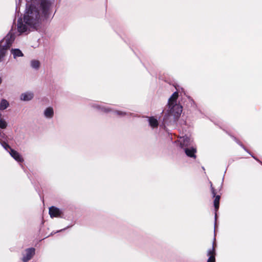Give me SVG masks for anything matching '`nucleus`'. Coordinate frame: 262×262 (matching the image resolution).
Here are the masks:
<instances>
[{"label": "nucleus", "mask_w": 262, "mask_h": 262, "mask_svg": "<svg viewBox=\"0 0 262 262\" xmlns=\"http://www.w3.org/2000/svg\"><path fill=\"white\" fill-rule=\"evenodd\" d=\"M39 11L33 6H31L25 14L24 21L26 24H24L21 21H18L17 24V30L20 33L25 32L28 30L26 26L35 27L36 21L39 18Z\"/></svg>", "instance_id": "nucleus-1"}, {"label": "nucleus", "mask_w": 262, "mask_h": 262, "mask_svg": "<svg viewBox=\"0 0 262 262\" xmlns=\"http://www.w3.org/2000/svg\"><path fill=\"white\" fill-rule=\"evenodd\" d=\"M178 98V93L174 92L169 98L168 103L169 113L176 118L180 116L182 112V106L177 103Z\"/></svg>", "instance_id": "nucleus-2"}, {"label": "nucleus", "mask_w": 262, "mask_h": 262, "mask_svg": "<svg viewBox=\"0 0 262 262\" xmlns=\"http://www.w3.org/2000/svg\"><path fill=\"white\" fill-rule=\"evenodd\" d=\"M14 40L12 34H8L1 41H0V50H4L8 48Z\"/></svg>", "instance_id": "nucleus-3"}, {"label": "nucleus", "mask_w": 262, "mask_h": 262, "mask_svg": "<svg viewBox=\"0 0 262 262\" xmlns=\"http://www.w3.org/2000/svg\"><path fill=\"white\" fill-rule=\"evenodd\" d=\"M35 254L34 248L27 249L24 252L23 254V261L24 262H27Z\"/></svg>", "instance_id": "nucleus-4"}, {"label": "nucleus", "mask_w": 262, "mask_h": 262, "mask_svg": "<svg viewBox=\"0 0 262 262\" xmlns=\"http://www.w3.org/2000/svg\"><path fill=\"white\" fill-rule=\"evenodd\" d=\"M9 152L11 156L16 161L18 162H22L24 161V159L20 155L19 152L17 151L10 149V150L9 151Z\"/></svg>", "instance_id": "nucleus-5"}, {"label": "nucleus", "mask_w": 262, "mask_h": 262, "mask_svg": "<svg viewBox=\"0 0 262 262\" xmlns=\"http://www.w3.org/2000/svg\"><path fill=\"white\" fill-rule=\"evenodd\" d=\"M61 213L62 212L56 207L52 206L49 208V214L51 217H59Z\"/></svg>", "instance_id": "nucleus-6"}, {"label": "nucleus", "mask_w": 262, "mask_h": 262, "mask_svg": "<svg viewBox=\"0 0 262 262\" xmlns=\"http://www.w3.org/2000/svg\"><path fill=\"white\" fill-rule=\"evenodd\" d=\"M54 114V109L51 106H49L43 111V116L47 119H51Z\"/></svg>", "instance_id": "nucleus-7"}, {"label": "nucleus", "mask_w": 262, "mask_h": 262, "mask_svg": "<svg viewBox=\"0 0 262 262\" xmlns=\"http://www.w3.org/2000/svg\"><path fill=\"white\" fill-rule=\"evenodd\" d=\"M34 97V94L30 92H27L21 94L20 99L22 101H28L31 100Z\"/></svg>", "instance_id": "nucleus-8"}, {"label": "nucleus", "mask_w": 262, "mask_h": 262, "mask_svg": "<svg viewBox=\"0 0 262 262\" xmlns=\"http://www.w3.org/2000/svg\"><path fill=\"white\" fill-rule=\"evenodd\" d=\"M191 141L189 138L187 137H181L179 140V142L180 143L181 146L183 147L187 146L190 144Z\"/></svg>", "instance_id": "nucleus-9"}, {"label": "nucleus", "mask_w": 262, "mask_h": 262, "mask_svg": "<svg viewBox=\"0 0 262 262\" xmlns=\"http://www.w3.org/2000/svg\"><path fill=\"white\" fill-rule=\"evenodd\" d=\"M207 255L209 256L207 262H215V249L213 247L208 250Z\"/></svg>", "instance_id": "nucleus-10"}, {"label": "nucleus", "mask_w": 262, "mask_h": 262, "mask_svg": "<svg viewBox=\"0 0 262 262\" xmlns=\"http://www.w3.org/2000/svg\"><path fill=\"white\" fill-rule=\"evenodd\" d=\"M185 151L187 156L190 157L192 158H195V153L196 152L195 148H194L193 147L191 148H187L185 149Z\"/></svg>", "instance_id": "nucleus-11"}, {"label": "nucleus", "mask_w": 262, "mask_h": 262, "mask_svg": "<svg viewBox=\"0 0 262 262\" xmlns=\"http://www.w3.org/2000/svg\"><path fill=\"white\" fill-rule=\"evenodd\" d=\"M11 54L13 55V57L14 58H16L17 57H22L23 56V54L22 52L17 49H12L11 51Z\"/></svg>", "instance_id": "nucleus-12"}, {"label": "nucleus", "mask_w": 262, "mask_h": 262, "mask_svg": "<svg viewBox=\"0 0 262 262\" xmlns=\"http://www.w3.org/2000/svg\"><path fill=\"white\" fill-rule=\"evenodd\" d=\"M148 121L150 126L152 127H157L158 125V122L156 118L154 117H149L148 119Z\"/></svg>", "instance_id": "nucleus-13"}, {"label": "nucleus", "mask_w": 262, "mask_h": 262, "mask_svg": "<svg viewBox=\"0 0 262 262\" xmlns=\"http://www.w3.org/2000/svg\"><path fill=\"white\" fill-rule=\"evenodd\" d=\"M9 106V102L6 99H2L0 102V110L4 111Z\"/></svg>", "instance_id": "nucleus-14"}, {"label": "nucleus", "mask_w": 262, "mask_h": 262, "mask_svg": "<svg viewBox=\"0 0 262 262\" xmlns=\"http://www.w3.org/2000/svg\"><path fill=\"white\" fill-rule=\"evenodd\" d=\"M40 66V63L38 60H33L31 61V66L33 69L38 70Z\"/></svg>", "instance_id": "nucleus-15"}, {"label": "nucleus", "mask_w": 262, "mask_h": 262, "mask_svg": "<svg viewBox=\"0 0 262 262\" xmlns=\"http://www.w3.org/2000/svg\"><path fill=\"white\" fill-rule=\"evenodd\" d=\"M8 126V123L4 118L0 119V128L6 129Z\"/></svg>", "instance_id": "nucleus-16"}, {"label": "nucleus", "mask_w": 262, "mask_h": 262, "mask_svg": "<svg viewBox=\"0 0 262 262\" xmlns=\"http://www.w3.org/2000/svg\"><path fill=\"white\" fill-rule=\"evenodd\" d=\"M220 199V195L215 196V199L214 201V207H215V208L216 210H217L219 208Z\"/></svg>", "instance_id": "nucleus-17"}, {"label": "nucleus", "mask_w": 262, "mask_h": 262, "mask_svg": "<svg viewBox=\"0 0 262 262\" xmlns=\"http://www.w3.org/2000/svg\"><path fill=\"white\" fill-rule=\"evenodd\" d=\"M5 56V51L4 50L0 51V62L4 60V57Z\"/></svg>", "instance_id": "nucleus-18"}, {"label": "nucleus", "mask_w": 262, "mask_h": 262, "mask_svg": "<svg viewBox=\"0 0 262 262\" xmlns=\"http://www.w3.org/2000/svg\"><path fill=\"white\" fill-rule=\"evenodd\" d=\"M117 113L118 115H121L124 114V113L123 112H117Z\"/></svg>", "instance_id": "nucleus-19"}, {"label": "nucleus", "mask_w": 262, "mask_h": 262, "mask_svg": "<svg viewBox=\"0 0 262 262\" xmlns=\"http://www.w3.org/2000/svg\"><path fill=\"white\" fill-rule=\"evenodd\" d=\"M212 193H213L214 196H215V192H214V190L213 188H212Z\"/></svg>", "instance_id": "nucleus-20"}, {"label": "nucleus", "mask_w": 262, "mask_h": 262, "mask_svg": "<svg viewBox=\"0 0 262 262\" xmlns=\"http://www.w3.org/2000/svg\"><path fill=\"white\" fill-rule=\"evenodd\" d=\"M2 115L1 113L0 112V119L3 118L2 117Z\"/></svg>", "instance_id": "nucleus-21"}, {"label": "nucleus", "mask_w": 262, "mask_h": 262, "mask_svg": "<svg viewBox=\"0 0 262 262\" xmlns=\"http://www.w3.org/2000/svg\"><path fill=\"white\" fill-rule=\"evenodd\" d=\"M2 82V78L0 77V84H1Z\"/></svg>", "instance_id": "nucleus-22"}]
</instances>
